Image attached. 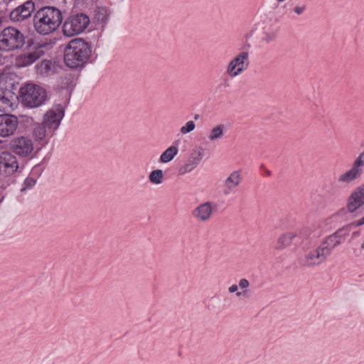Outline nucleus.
I'll list each match as a JSON object with an SVG mask.
<instances>
[{
    "label": "nucleus",
    "instance_id": "f03ea898",
    "mask_svg": "<svg viewBox=\"0 0 364 364\" xmlns=\"http://www.w3.org/2000/svg\"><path fill=\"white\" fill-rule=\"evenodd\" d=\"M63 20L61 11L53 6H45L36 11L33 16L36 31L41 35H48L54 32Z\"/></svg>",
    "mask_w": 364,
    "mask_h": 364
},
{
    "label": "nucleus",
    "instance_id": "5701e85b",
    "mask_svg": "<svg viewBox=\"0 0 364 364\" xmlns=\"http://www.w3.org/2000/svg\"><path fill=\"white\" fill-rule=\"evenodd\" d=\"M178 149L175 146H171L166 149L160 156L159 161L161 163L170 162L177 155Z\"/></svg>",
    "mask_w": 364,
    "mask_h": 364
},
{
    "label": "nucleus",
    "instance_id": "0eeeda50",
    "mask_svg": "<svg viewBox=\"0 0 364 364\" xmlns=\"http://www.w3.org/2000/svg\"><path fill=\"white\" fill-rule=\"evenodd\" d=\"M48 47V45L46 43H32L31 44H28V51L24 52L23 53L19 55L16 59V64L18 67H26L37 60H38L41 57L44 55L46 53V49Z\"/></svg>",
    "mask_w": 364,
    "mask_h": 364
},
{
    "label": "nucleus",
    "instance_id": "a211bd4d",
    "mask_svg": "<svg viewBox=\"0 0 364 364\" xmlns=\"http://www.w3.org/2000/svg\"><path fill=\"white\" fill-rule=\"evenodd\" d=\"M35 10V4L29 0L14 9L10 13V19L14 22L23 21L29 18Z\"/></svg>",
    "mask_w": 364,
    "mask_h": 364
},
{
    "label": "nucleus",
    "instance_id": "393cba45",
    "mask_svg": "<svg viewBox=\"0 0 364 364\" xmlns=\"http://www.w3.org/2000/svg\"><path fill=\"white\" fill-rule=\"evenodd\" d=\"M163 178L164 173L161 169L154 170L149 175V180L153 184H161Z\"/></svg>",
    "mask_w": 364,
    "mask_h": 364
},
{
    "label": "nucleus",
    "instance_id": "c85d7f7f",
    "mask_svg": "<svg viewBox=\"0 0 364 364\" xmlns=\"http://www.w3.org/2000/svg\"><path fill=\"white\" fill-rule=\"evenodd\" d=\"M196 127L195 123L193 121H188L186 125L183 126L180 129V132L182 134H186L194 130Z\"/></svg>",
    "mask_w": 364,
    "mask_h": 364
},
{
    "label": "nucleus",
    "instance_id": "f8f14e48",
    "mask_svg": "<svg viewBox=\"0 0 364 364\" xmlns=\"http://www.w3.org/2000/svg\"><path fill=\"white\" fill-rule=\"evenodd\" d=\"M304 239V234L301 229L284 232L278 237L274 249L282 251L293 244L301 243Z\"/></svg>",
    "mask_w": 364,
    "mask_h": 364
},
{
    "label": "nucleus",
    "instance_id": "f257e3e1",
    "mask_svg": "<svg viewBox=\"0 0 364 364\" xmlns=\"http://www.w3.org/2000/svg\"><path fill=\"white\" fill-rule=\"evenodd\" d=\"M92 53L91 43L80 38L73 39L65 48V63L70 68H82L88 62Z\"/></svg>",
    "mask_w": 364,
    "mask_h": 364
},
{
    "label": "nucleus",
    "instance_id": "412c9836",
    "mask_svg": "<svg viewBox=\"0 0 364 364\" xmlns=\"http://www.w3.org/2000/svg\"><path fill=\"white\" fill-rule=\"evenodd\" d=\"M343 229H339L331 235L326 237L320 243L323 249L330 256L333 250L339 245L344 240L345 235L342 234Z\"/></svg>",
    "mask_w": 364,
    "mask_h": 364
},
{
    "label": "nucleus",
    "instance_id": "4be33fe9",
    "mask_svg": "<svg viewBox=\"0 0 364 364\" xmlns=\"http://www.w3.org/2000/svg\"><path fill=\"white\" fill-rule=\"evenodd\" d=\"M33 134L37 141H43L47 136H52L53 134L49 132L48 129L43 123H38L34 126Z\"/></svg>",
    "mask_w": 364,
    "mask_h": 364
},
{
    "label": "nucleus",
    "instance_id": "473e14b6",
    "mask_svg": "<svg viewBox=\"0 0 364 364\" xmlns=\"http://www.w3.org/2000/svg\"><path fill=\"white\" fill-rule=\"evenodd\" d=\"M353 225L355 226V227H358V226H360L362 225H364V216L360 219V220H358L355 222H354L353 223Z\"/></svg>",
    "mask_w": 364,
    "mask_h": 364
},
{
    "label": "nucleus",
    "instance_id": "f704fd0d",
    "mask_svg": "<svg viewBox=\"0 0 364 364\" xmlns=\"http://www.w3.org/2000/svg\"><path fill=\"white\" fill-rule=\"evenodd\" d=\"M199 117H200V115H199V114H195V116H194V119L197 120V119H199Z\"/></svg>",
    "mask_w": 364,
    "mask_h": 364
},
{
    "label": "nucleus",
    "instance_id": "a878e982",
    "mask_svg": "<svg viewBox=\"0 0 364 364\" xmlns=\"http://www.w3.org/2000/svg\"><path fill=\"white\" fill-rule=\"evenodd\" d=\"M250 282L247 279H241L239 280L238 287L243 289L241 292H237V296L240 297L243 296L245 297H248V290L247 289L250 287Z\"/></svg>",
    "mask_w": 364,
    "mask_h": 364
},
{
    "label": "nucleus",
    "instance_id": "39448f33",
    "mask_svg": "<svg viewBox=\"0 0 364 364\" xmlns=\"http://www.w3.org/2000/svg\"><path fill=\"white\" fill-rule=\"evenodd\" d=\"M25 36L18 29L9 26L0 32V51L9 52L21 48Z\"/></svg>",
    "mask_w": 364,
    "mask_h": 364
},
{
    "label": "nucleus",
    "instance_id": "b1692460",
    "mask_svg": "<svg viewBox=\"0 0 364 364\" xmlns=\"http://www.w3.org/2000/svg\"><path fill=\"white\" fill-rule=\"evenodd\" d=\"M225 126L223 124H219L213 127L208 136V139L211 141L220 139L224 135Z\"/></svg>",
    "mask_w": 364,
    "mask_h": 364
},
{
    "label": "nucleus",
    "instance_id": "c756f323",
    "mask_svg": "<svg viewBox=\"0 0 364 364\" xmlns=\"http://www.w3.org/2000/svg\"><path fill=\"white\" fill-rule=\"evenodd\" d=\"M36 184V181L31 178H27L24 181L25 187L21 189V191H24L27 188H31Z\"/></svg>",
    "mask_w": 364,
    "mask_h": 364
},
{
    "label": "nucleus",
    "instance_id": "e433bc0d",
    "mask_svg": "<svg viewBox=\"0 0 364 364\" xmlns=\"http://www.w3.org/2000/svg\"><path fill=\"white\" fill-rule=\"evenodd\" d=\"M267 174L269 175V174H270V172H269V171H267Z\"/></svg>",
    "mask_w": 364,
    "mask_h": 364
},
{
    "label": "nucleus",
    "instance_id": "6e6552de",
    "mask_svg": "<svg viewBox=\"0 0 364 364\" xmlns=\"http://www.w3.org/2000/svg\"><path fill=\"white\" fill-rule=\"evenodd\" d=\"M250 64V53L241 51L228 64L226 74L230 78H235L244 73Z\"/></svg>",
    "mask_w": 364,
    "mask_h": 364
},
{
    "label": "nucleus",
    "instance_id": "9b49d317",
    "mask_svg": "<svg viewBox=\"0 0 364 364\" xmlns=\"http://www.w3.org/2000/svg\"><path fill=\"white\" fill-rule=\"evenodd\" d=\"M364 205V184L357 187L349 196L346 210L344 209L338 211L336 215H339L342 213L348 212L349 213H354V216L358 214V210Z\"/></svg>",
    "mask_w": 364,
    "mask_h": 364
},
{
    "label": "nucleus",
    "instance_id": "1a4fd4ad",
    "mask_svg": "<svg viewBox=\"0 0 364 364\" xmlns=\"http://www.w3.org/2000/svg\"><path fill=\"white\" fill-rule=\"evenodd\" d=\"M329 255L319 245L309 250L300 259V264L305 267H314L325 262Z\"/></svg>",
    "mask_w": 364,
    "mask_h": 364
},
{
    "label": "nucleus",
    "instance_id": "c9c22d12",
    "mask_svg": "<svg viewBox=\"0 0 364 364\" xmlns=\"http://www.w3.org/2000/svg\"><path fill=\"white\" fill-rule=\"evenodd\" d=\"M361 248H362V249H364V242H363L362 243V245H361Z\"/></svg>",
    "mask_w": 364,
    "mask_h": 364
},
{
    "label": "nucleus",
    "instance_id": "cd10ccee",
    "mask_svg": "<svg viewBox=\"0 0 364 364\" xmlns=\"http://www.w3.org/2000/svg\"><path fill=\"white\" fill-rule=\"evenodd\" d=\"M95 18L98 21H105L107 19V11L105 8H97L95 12Z\"/></svg>",
    "mask_w": 364,
    "mask_h": 364
},
{
    "label": "nucleus",
    "instance_id": "bb28decb",
    "mask_svg": "<svg viewBox=\"0 0 364 364\" xmlns=\"http://www.w3.org/2000/svg\"><path fill=\"white\" fill-rule=\"evenodd\" d=\"M37 68L41 74L49 75L52 70V63L50 60H43L38 65Z\"/></svg>",
    "mask_w": 364,
    "mask_h": 364
},
{
    "label": "nucleus",
    "instance_id": "7ed1b4c3",
    "mask_svg": "<svg viewBox=\"0 0 364 364\" xmlns=\"http://www.w3.org/2000/svg\"><path fill=\"white\" fill-rule=\"evenodd\" d=\"M19 169L16 157L9 151L0 154V187L6 189L16 182V174Z\"/></svg>",
    "mask_w": 364,
    "mask_h": 364
},
{
    "label": "nucleus",
    "instance_id": "7c9ffc66",
    "mask_svg": "<svg viewBox=\"0 0 364 364\" xmlns=\"http://www.w3.org/2000/svg\"><path fill=\"white\" fill-rule=\"evenodd\" d=\"M305 9V6H295L294 11L296 14L300 15L304 11Z\"/></svg>",
    "mask_w": 364,
    "mask_h": 364
},
{
    "label": "nucleus",
    "instance_id": "9d476101",
    "mask_svg": "<svg viewBox=\"0 0 364 364\" xmlns=\"http://www.w3.org/2000/svg\"><path fill=\"white\" fill-rule=\"evenodd\" d=\"M65 115V110L62 105H58L48 109L43 115L42 123L53 134L59 127Z\"/></svg>",
    "mask_w": 364,
    "mask_h": 364
},
{
    "label": "nucleus",
    "instance_id": "6ab92c4d",
    "mask_svg": "<svg viewBox=\"0 0 364 364\" xmlns=\"http://www.w3.org/2000/svg\"><path fill=\"white\" fill-rule=\"evenodd\" d=\"M17 107V97L9 90L0 89V112H11Z\"/></svg>",
    "mask_w": 364,
    "mask_h": 364
},
{
    "label": "nucleus",
    "instance_id": "f3484780",
    "mask_svg": "<svg viewBox=\"0 0 364 364\" xmlns=\"http://www.w3.org/2000/svg\"><path fill=\"white\" fill-rule=\"evenodd\" d=\"M203 157V151L201 148L193 150L187 161L178 169V175L183 176L193 171L200 164Z\"/></svg>",
    "mask_w": 364,
    "mask_h": 364
},
{
    "label": "nucleus",
    "instance_id": "20e7f679",
    "mask_svg": "<svg viewBox=\"0 0 364 364\" xmlns=\"http://www.w3.org/2000/svg\"><path fill=\"white\" fill-rule=\"evenodd\" d=\"M22 104L30 108H35L43 105L48 100L46 90L42 87L28 83L21 88Z\"/></svg>",
    "mask_w": 364,
    "mask_h": 364
},
{
    "label": "nucleus",
    "instance_id": "dca6fc26",
    "mask_svg": "<svg viewBox=\"0 0 364 364\" xmlns=\"http://www.w3.org/2000/svg\"><path fill=\"white\" fill-rule=\"evenodd\" d=\"M18 126L17 117L13 114H0V136L8 137L13 135Z\"/></svg>",
    "mask_w": 364,
    "mask_h": 364
},
{
    "label": "nucleus",
    "instance_id": "ddd939ff",
    "mask_svg": "<svg viewBox=\"0 0 364 364\" xmlns=\"http://www.w3.org/2000/svg\"><path fill=\"white\" fill-rule=\"evenodd\" d=\"M364 166V151L362 152L354 161L351 168L339 176L338 181L349 183L359 178L363 173Z\"/></svg>",
    "mask_w": 364,
    "mask_h": 364
},
{
    "label": "nucleus",
    "instance_id": "4468645a",
    "mask_svg": "<svg viewBox=\"0 0 364 364\" xmlns=\"http://www.w3.org/2000/svg\"><path fill=\"white\" fill-rule=\"evenodd\" d=\"M12 151L20 157H26L33 151V143L26 136H20L14 139L11 142Z\"/></svg>",
    "mask_w": 364,
    "mask_h": 364
},
{
    "label": "nucleus",
    "instance_id": "423d86ee",
    "mask_svg": "<svg viewBox=\"0 0 364 364\" xmlns=\"http://www.w3.org/2000/svg\"><path fill=\"white\" fill-rule=\"evenodd\" d=\"M90 22V18L85 14H73L65 21L63 26V33L68 37L77 35L87 28Z\"/></svg>",
    "mask_w": 364,
    "mask_h": 364
},
{
    "label": "nucleus",
    "instance_id": "2eb2a0df",
    "mask_svg": "<svg viewBox=\"0 0 364 364\" xmlns=\"http://www.w3.org/2000/svg\"><path fill=\"white\" fill-rule=\"evenodd\" d=\"M242 181L241 170H235L230 173L221 185L223 195L235 193Z\"/></svg>",
    "mask_w": 364,
    "mask_h": 364
},
{
    "label": "nucleus",
    "instance_id": "72a5a7b5",
    "mask_svg": "<svg viewBox=\"0 0 364 364\" xmlns=\"http://www.w3.org/2000/svg\"><path fill=\"white\" fill-rule=\"evenodd\" d=\"M275 38V35L274 34H268L267 36V41H272Z\"/></svg>",
    "mask_w": 364,
    "mask_h": 364
},
{
    "label": "nucleus",
    "instance_id": "aec40b11",
    "mask_svg": "<svg viewBox=\"0 0 364 364\" xmlns=\"http://www.w3.org/2000/svg\"><path fill=\"white\" fill-rule=\"evenodd\" d=\"M213 213V203L207 201L195 208L192 210L191 214L196 221L200 223H206L211 219Z\"/></svg>",
    "mask_w": 364,
    "mask_h": 364
},
{
    "label": "nucleus",
    "instance_id": "2f4dec72",
    "mask_svg": "<svg viewBox=\"0 0 364 364\" xmlns=\"http://www.w3.org/2000/svg\"><path fill=\"white\" fill-rule=\"evenodd\" d=\"M238 287H239L237 284L231 285L230 287H228L229 293H235V294L237 295V292H239L238 291Z\"/></svg>",
    "mask_w": 364,
    "mask_h": 364
}]
</instances>
